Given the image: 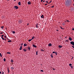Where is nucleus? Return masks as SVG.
Instances as JSON below:
<instances>
[{
  "instance_id": "nucleus-59",
  "label": "nucleus",
  "mask_w": 74,
  "mask_h": 74,
  "mask_svg": "<svg viewBox=\"0 0 74 74\" xmlns=\"http://www.w3.org/2000/svg\"><path fill=\"white\" fill-rule=\"evenodd\" d=\"M29 25V23H28L27 25Z\"/></svg>"
},
{
  "instance_id": "nucleus-9",
  "label": "nucleus",
  "mask_w": 74,
  "mask_h": 74,
  "mask_svg": "<svg viewBox=\"0 0 74 74\" xmlns=\"http://www.w3.org/2000/svg\"><path fill=\"white\" fill-rule=\"evenodd\" d=\"M69 40L70 41H72V38L70 37L69 38Z\"/></svg>"
},
{
  "instance_id": "nucleus-1",
  "label": "nucleus",
  "mask_w": 74,
  "mask_h": 74,
  "mask_svg": "<svg viewBox=\"0 0 74 74\" xmlns=\"http://www.w3.org/2000/svg\"><path fill=\"white\" fill-rule=\"evenodd\" d=\"M66 6L67 7H69L71 5H72V3L71 2L69 1H67L66 4Z\"/></svg>"
},
{
  "instance_id": "nucleus-55",
  "label": "nucleus",
  "mask_w": 74,
  "mask_h": 74,
  "mask_svg": "<svg viewBox=\"0 0 74 74\" xmlns=\"http://www.w3.org/2000/svg\"><path fill=\"white\" fill-rule=\"evenodd\" d=\"M72 30H73L74 31V28H73V29H72Z\"/></svg>"
},
{
  "instance_id": "nucleus-30",
  "label": "nucleus",
  "mask_w": 74,
  "mask_h": 74,
  "mask_svg": "<svg viewBox=\"0 0 74 74\" xmlns=\"http://www.w3.org/2000/svg\"><path fill=\"white\" fill-rule=\"evenodd\" d=\"M31 40H32V39H29V40L28 41H29V42H30V41H31Z\"/></svg>"
},
{
  "instance_id": "nucleus-49",
  "label": "nucleus",
  "mask_w": 74,
  "mask_h": 74,
  "mask_svg": "<svg viewBox=\"0 0 74 74\" xmlns=\"http://www.w3.org/2000/svg\"><path fill=\"white\" fill-rule=\"evenodd\" d=\"M36 25L38 26V23H37Z\"/></svg>"
},
{
  "instance_id": "nucleus-42",
  "label": "nucleus",
  "mask_w": 74,
  "mask_h": 74,
  "mask_svg": "<svg viewBox=\"0 0 74 74\" xmlns=\"http://www.w3.org/2000/svg\"><path fill=\"white\" fill-rule=\"evenodd\" d=\"M56 70V69H55L53 68V70Z\"/></svg>"
},
{
  "instance_id": "nucleus-34",
  "label": "nucleus",
  "mask_w": 74,
  "mask_h": 74,
  "mask_svg": "<svg viewBox=\"0 0 74 74\" xmlns=\"http://www.w3.org/2000/svg\"><path fill=\"white\" fill-rule=\"evenodd\" d=\"M12 33L13 34H15V32L13 31L12 32Z\"/></svg>"
},
{
  "instance_id": "nucleus-45",
  "label": "nucleus",
  "mask_w": 74,
  "mask_h": 74,
  "mask_svg": "<svg viewBox=\"0 0 74 74\" xmlns=\"http://www.w3.org/2000/svg\"><path fill=\"white\" fill-rule=\"evenodd\" d=\"M52 2V1H51L50 2H49V3H51Z\"/></svg>"
},
{
  "instance_id": "nucleus-6",
  "label": "nucleus",
  "mask_w": 74,
  "mask_h": 74,
  "mask_svg": "<svg viewBox=\"0 0 74 74\" xmlns=\"http://www.w3.org/2000/svg\"><path fill=\"white\" fill-rule=\"evenodd\" d=\"M32 46H33V47H34V48H36V47H37L35 45H34V44L32 45Z\"/></svg>"
},
{
  "instance_id": "nucleus-7",
  "label": "nucleus",
  "mask_w": 74,
  "mask_h": 74,
  "mask_svg": "<svg viewBox=\"0 0 74 74\" xmlns=\"http://www.w3.org/2000/svg\"><path fill=\"white\" fill-rule=\"evenodd\" d=\"M10 69L12 70H14V68L13 67H10Z\"/></svg>"
},
{
  "instance_id": "nucleus-11",
  "label": "nucleus",
  "mask_w": 74,
  "mask_h": 74,
  "mask_svg": "<svg viewBox=\"0 0 74 74\" xmlns=\"http://www.w3.org/2000/svg\"><path fill=\"white\" fill-rule=\"evenodd\" d=\"M27 3H28V5H31V4L30 1L28 2Z\"/></svg>"
},
{
  "instance_id": "nucleus-60",
  "label": "nucleus",
  "mask_w": 74,
  "mask_h": 74,
  "mask_svg": "<svg viewBox=\"0 0 74 74\" xmlns=\"http://www.w3.org/2000/svg\"><path fill=\"white\" fill-rule=\"evenodd\" d=\"M57 31H58V30H57Z\"/></svg>"
},
{
  "instance_id": "nucleus-57",
  "label": "nucleus",
  "mask_w": 74,
  "mask_h": 74,
  "mask_svg": "<svg viewBox=\"0 0 74 74\" xmlns=\"http://www.w3.org/2000/svg\"><path fill=\"white\" fill-rule=\"evenodd\" d=\"M45 1H43V2H45Z\"/></svg>"
},
{
  "instance_id": "nucleus-47",
  "label": "nucleus",
  "mask_w": 74,
  "mask_h": 74,
  "mask_svg": "<svg viewBox=\"0 0 74 74\" xmlns=\"http://www.w3.org/2000/svg\"><path fill=\"white\" fill-rule=\"evenodd\" d=\"M66 21H67V22H69V21L68 20H67Z\"/></svg>"
},
{
  "instance_id": "nucleus-17",
  "label": "nucleus",
  "mask_w": 74,
  "mask_h": 74,
  "mask_svg": "<svg viewBox=\"0 0 74 74\" xmlns=\"http://www.w3.org/2000/svg\"><path fill=\"white\" fill-rule=\"evenodd\" d=\"M50 56L52 58H53V54H51V55H50Z\"/></svg>"
},
{
  "instance_id": "nucleus-63",
  "label": "nucleus",
  "mask_w": 74,
  "mask_h": 74,
  "mask_svg": "<svg viewBox=\"0 0 74 74\" xmlns=\"http://www.w3.org/2000/svg\"><path fill=\"white\" fill-rule=\"evenodd\" d=\"M73 6H74V4H73Z\"/></svg>"
},
{
  "instance_id": "nucleus-43",
  "label": "nucleus",
  "mask_w": 74,
  "mask_h": 74,
  "mask_svg": "<svg viewBox=\"0 0 74 74\" xmlns=\"http://www.w3.org/2000/svg\"><path fill=\"white\" fill-rule=\"evenodd\" d=\"M4 37H5V38H6L7 36H4Z\"/></svg>"
},
{
  "instance_id": "nucleus-24",
  "label": "nucleus",
  "mask_w": 74,
  "mask_h": 74,
  "mask_svg": "<svg viewBox=\"0 0 74 74\" xmlns=\"http://www.w3.org/2000/svg\"><path fill=\"white\" fill-rule=\"evenodd\" d=\"M71 67L72 69H73V67L72 66H71Z\"/></svg>"
},
{
  "instance_id": "nucleus-14",
  "label": "nucleus",
  "mask_w": 74,
  "mask_h": 74,
  "mask_svg": "<svg viewBox=\"0 0 74 74\" xmlns=\"http://www.w3.org/2000/svg\"><path fill=\"white\" fill-rule=\"evenodd\" d=\"M41 18H44V15H42V16H41Z\"/></svg>"
},
{
  "instance_id": "nucleus-58",
  "label": "nucleus",
  "mask_w": 74,
  "mask_h": 74,
  "mask_svg": "<svg viewBox=\"0 0 74 74\" xmlns=\"http://www.w3.org/2000/svg\"><path fill=\"white\" fill-rule=\"evenodd\" d=\"M73 59V58H72L71 59V60H72Z\"/></svg>"
},
{
  "instance_id": "nucleus-13",
  "label": "nucleus",
  "mask_w": 74,
  "mask_h": 74,
  "mask_svg": "<svg viewBox=\"0 0 74 74\" xmlns=\"http://www.w3.org/2000/svg\"><path fill=\"white\" fill-rule=\"evenodd\" d=\"M22 45L20 47V48L19 49L21 51V50L22 49Z\"/></svg>"
},
{
  "instance_id": "nucleus-35",
  "label": "nucleus",
  "mask_w": 74,
  "mask_h": 74,
  "mask_svg": "<svg viewBox=\"0 0 74 74\" xmlns=\"http://www.w3.org/2000/svg\"><path fill=\"white\" fill-rule=\"evenodd\" d=\"M41 51H44L42 49H41Z\"/></svg>"
},
{
  "instance_id": "nucleus-5",
  "label": "nucleus",
  "mask_w": 74,
  "mask_h": 74,
  "mask_svg": "<svg viewBox=\"0 0 74 74\" xmlns=\"http://www.w3.org/2000/svg\"><path fill=\"white\" fill-rule=\"evenodd\" d=\"M14 8H16V9H17L18 8V7L17 6H15L14 7Z\"/></svg>"
},
{
  "instance_id": "nucleus-12",
  "label": "nucleus",
  "mask_w": 74,
  "mask_h": 74,
  "mask_svg": "<svg viewBox=\"0 0 74 74\" xmlns=\"http://www.w3.org/2000/svg\"><path fill=\"white\" fill-rule=\"evenodd\" d=\"M19 23H22V20H19Z\"/></svg>"
},
{
  "instance_id": "nucleus-36",
  "label": "nucleus",
  "mask_w": 74,
  "mask_h": 74,
  "mask_svg": "<svg viewBox=\"0 0 74 74\" xmlns=\"http://www.w3.org/2000/svg\"><path fill=\"white\" fill-rule=\"evenodd\" d=\"M54 6H51V8H54Z\"/></svg>"
},
{
  "instance_id": "nucleus-40",
  "label": "nucleus",
  "mask_w": 74,
  "mask_h": 74,
  "mask_svg": "<svg viewBox=\"0 0 74 74\" xmlns=\"http://www.w3.org/2000/svg\"><path fill=\"white\" fill-rule=\"evenodd\" d=\"M61 27V29H63V28H62V27Z\"/></svg>"
},
{
  "instance_id": "nucleus-23",
  "label": "nucleus",
  "mask_w": 74,
  "mask_h": 74,
  "mask_svg": "<svg viewBox=\"0 0 74 74\" xmlns=\"http://www.w3.org/2000/svg\"><path fill=\"white\" fill-rule=\"evenodd\" d=\"M7 53H8V54H11V53H10V52H7Z\"/></svg>"
},
{
  "instance_id": "nucleus-26",
  "label": "nucleus",
  "mask_w": 74,
  "mask_h": 74,
  "mask_svg": "<svg viewBox=\"0 0 74 74\" xmlns=\"http://www.w3.org/2000/svg\"><path fill=\"white\" fill-rule=\"evenodd\" d=\"M6 59L5 58H4L3 59V61L4 62H5Z\"/></svg>"
},
{
  "instance_id": "nucleus-32",
  "label": "nucleus",
  "mask_w": 74,
  "mask_h": 74,
  "mask_svg": "<svg viewBox=\"0 0 74 74\" xmlns=\"http://www.w3.org/2000/svg\"><path fill=\"white\" fill-rule=\"evenodd\" d=\"M62 25H65V23H62Z\"/></svg>"
},
{
  "instance_id": "nucleus-29",
  "label": "nucleus",
  "mask_w": 74,
  "mask_h": 74,
  "mask_svg": "<svg viewBox=\"0 0 74 74\" xmlns=\"http://www.w3.org/2000/svg\"><path fill=\"white\" fill-rule=\"evenodd\" d=\"M38 51H36V55H38Z\"/></svg>"
},
{
  "instance_id": "nucleus-18",
  "label": "nucleus",
  "mask_w": 74,
  "mask_h": 74,
  "mask_svg": "<svg viewBox=\"0 0 74 74\" xmlns=\"http://www.w3.org/2000/svg\"><path fill=\"white\" fill-rule=\"evenodd\" d=\"M27 44H24V47H26V46H27Z\"/></svg>"
},
{
  "instance_id": "nucleus-3",
  "label": "nucleus",
  "mask_w": 74,
  "mask_h": 74,
  "mask_svg": "<svg viewBox=\"0 0 74 74\" xmlns=\"http://www.w3.org/2000/svg\"><path fill=\"white\" fill-rule=\"evenodd\" d=\"M53 53H55V54H56V56L57 55L58 53H57L56 52L53 51Z\"/></svg>"
},
{
  "instance_id": "nucleus-53",
  "label": "nucleus",
  "mask_w": 74,
  "mask_h": 74,
  "mask_svg": "<svg viewBox=\"0 0 74 74\" xmlns=\"http://www.w3.org/2000/svg\"><path fill=\"white\" fill-rule=\"evenodd\" d=\"M1 72H0V74H1Z\"/></svg>"
},
{
  "instance_id": "nucleus-21",
  "label": "nucleus",
  "mask_w": 74,
  "mask_h": 74,
  "mask_svg": "<svg viewBox=\"0 0 74 74\" xmlns=\"http://www.w3.org/2000/svg\"><path fill=\"white\" fill-rule=\"evenodd\" d=\"M0 56H1V57H2V55L1 53H0Z\"/></svg>"
},
{
  "instance_id": "nucleus-4",
  "label": "nucleus",
  "mask_w": 74,
  "mask_h": 74,
  "mask_svg": "<svg viewBox=\"0 0 74 74\" xmlns=\"http://www.w3.org/2000/svg\"><path fill=\"white\" fill-rule=\"evenodd\" d=\"M58 47L59 48H62V47H63L62 46L60 45H59L58 46Z\"/></svg>"
},
{
  "instance_id": "nucleus-20",
  "label": "nucleus",
  "mask_w": 74,
  "mask_h": 74,
  "mask_svg": "<svg viewBox=\"0 0 74 74\" xmlns=\"http://www.w3.org/2000/svg\"><path fill=\"white\" fill-rule=\"evenodd\" d=\"M34 38H35V37H34V36H33V37H32V39H31L32 40H33V39H34Z\"/></svg>"
},
{
  "instance_id": "nucleus-46",
  "label": "nucleus",
  "mask_w": 74,
  "mask_h": 74,
  "mask_svg": "<svg viewBox=\"0 0 74 74\" xmlns=\"http://www.w3.org/2000/svg\"><path fill=\"white\" fill-rule=\"evenodd\" d=\"M46 3H48V2L47 1H46Z\"/></svg>"
},
{
  "instance_id": "nucleus-8",
  "label": "nucleus",
  "mask_w": 74,
  "mask_h": 74,
  "mask_svg": "<svg viewBox=\"0 0 74 74\" xmlns=\"http://www.w3.org/2000/svg\"><path fill=\"white\" fill-rule=\"evenodd\" d=\"M52 45L51 44V43H49L48 44V46H49V47H51V46H52Z\"/></svg>"
},
{
  "instance_id": "nucleus-39",
  "label": "nucleus",
  "mask_w": 74,
  "mask_h": 74,
  "mask_svg": "<svg viewBox=\"0 0 74 74\" xmlns=\"http://www.w3.org/2000/svg\"><path fill=\"white\" fill-rule=\"evenodd\" d=\"M3 36H4V35H2V37H3Z\"/></svg>"
},
{
  "instance_id": "nucleus-52",
  "label": "nucleus",
  "mask_w": 74,
  "mask_h": 74,
  "mask_svg": "<svg viewBox=\"0 0 74 74\" xmlns=\"http://www.w3.org/2000/svg\"><path fill=\"white\" fill-rule=\"evenodd\" d=\"M3 32H1V33H0V34H3Z\"/></svg>"
},
{
  "instance_id": "nucleus-33",
  "label": "nucleus",
  "mask_w": 74,
  "mask_h": 74,
  "mask_svg": "<svg viewBox=\"0 0 74 74\" xmlns=\"http://www.w3.org/2000/svg\"><path fill=\"white\" fill-rule=\"evenodd\" d=\"M65 41H66V42H69V40H66Z\"/></svg>"
},
{
  "instance_id": "nucleus-41",
  "label": "nucleus",
  "mask_w": 74,
  "mask_h": 74,
  "mask_svg": "<svg viewBox=\"0 0 74 74\" xmlns=\"http://www.w3.org/2000/svg\"><path fill=\"white\" fill-rule=\"evenodd\" d=\"M4 72L3 71V72H2V73H1V74H4Z\"/></svg>"
},
{
  "instance_id": "nucleus-51",
  "label": "nucleus",
  "mask_w": 74,
  "mask_h": 74,
  "mask_svg": "<svg viewBox=\"0 0 74 74\" xmlns=\"http://www.w3.org/2000/svg\"><path fill=\"white\" fill-rule=\"evenodd\" d=\"M23 45V44L22 43H21V45Z\"/></svg>"
},
{
  "instance_id": "nucleus-22",
  "label": "nucleus",
  "mask_w": 74,
  "mask_h": 74,
  "mask_svg": "<svg viewBox=\"0 0 74 74\" xmlns=\"http://www.w3.org/2000/svg\"><path fill=\"white\" fill-rule=\"evenodd\" d=\"M1 28L2 29H3L4 28V26H1Z\"/></svg>"
},
{
  "instance_id": "nucleus-56",
  "label": "nucleus",
  "mask_w": 74,
  "mask_h": 74,
  "mask_svg": "<svg viewBox=\"0 0 74 74\" xmlns=\"http://www.w3.org/2000/svg\"><path fill=\"white\" fill-rule=\"evenodd\" d=\"M47 4H45V5H47Z\"/></svg>"
},
{
  "instance_id": "nucleus-15",
  "label": "nucleus",
  "mask_w": 74,
  "mask_h": 74,
  "mask_svg": "<svg viewBox=\"0 0 74 74\" xmlns=\"http://www.w3.org/2000/svg\"><path fill=\"white\" fill-rule=\"evenodd\" d=\"M23 51H24V52H26V49H23Z\"/></svg>"
},
{
  "instance_id": "nucleus-61",
  "label": "nucleus",
  "mask_w": 74,
  "mask_h": 74,
  "mask_svg": "<svg viewBox=\"0 0 74 74\" xmlns=\"http://www.w3.org/2000/svg\"><path fill=\"white\" fill-rule=\"evenodd\" d=\"M66 38V37H65V38Z\"/></svg>"
},
{
  "instance_id": "nucleus-25",
  "label": "nucleus",
  "mask_w": 74,
  "mask_h": 74,
  "mask_svg": "<svg viewBox=\"0 0 74 74\" xmlns=\"http://www.w3.org/2000/svg\"><path fill=\"white\" fill-rule=\"evenodd\" d=\"M69 65L71 67V66H72V64H70Z\"/></svg>"
},
{
  "instance_id": "nucleus-48",
  "label": "nucleus",
  "mask_w": 74,
  "mask_h": 74,
  "mask_svg": "<svg viewBox=\"0 0 74 74\" xmlns=\"http://www.w3.org/2000/svg\"><path fill=\"white\" fill-rule=\"evenodd\" d=\"M72 47H73V48H74V47L73 46H72Z\"/></svg>"
},
{
  "instance_id": "nucleus-62",
  "label": "nucleus",
  "mask_w": 74,
  "mask_h": 74,
  "mask_svg": "<svg viewBox=\"0 0 74 74\" xmlns=\"http://www.w3.org/2000/svg\"><path fill=\"white\" fill-rule=\"evenodd\" d=\"M72 57V58H73V57Z\"/></svg>"
},
{
  "instance_id": "nucleus-38",
  "label": "nucleus",
  "mask_w": 74,
  "mask_h": 74,
  "mask_svg": "<svg viewBox=\"0 0 74 74\" xmlns=\"http://www.w3.org/2000/svg\"><path fill=\"white\" fill-rule=\"evenodd\" d=\"M41 71L42 72H43V70H41Z\"/></svg>"
},
{
  "instance_id": "nucleus-31",
  "label": "nucleus",
  "mask_w": 74,
  "mask_h": 74,
  "mask_svg": "<svg viewBox=\"0 0 74 74\" xmlns=\"http://www.w3.org/2000/svg\"><path fill=\"white\" fill-rule=\"evenodd\" d=\"M1 38L2 39V40H4V38H3V37H1Z\"/></svg>"
},
{
  "instance_id": "nucleus-44",
  "label": "nucleus",
  "mask_w": 74,
  "mask_h": 74,
  "mask_svg": "<svg viewBox=\"0 0 74 74\" xmlns=\"http://www.w3.org/2000/svg\"><path fill=\"white\" fill-rule=\"evenodd\" d=\"M6 38L7 40H9L10 39H8V38Z\"/></svg>"
},
{
  "instance_id": "nucleus-54",
  "label": "nucleus",
  "mask_w": 74,
  "mask_h": 74,
  "mask_svg": "<svg viewBox=\"0 0 74 74\" xmlns=\"http://www.w3.org/2000/svg\"><path fill=\"white\" fill-rule=\"evenodd\" d=\"M4 40H5V41H6V38L4 39Z\"/></svg>"
},
{
  "instance_id": "nucleus-64",
  "label": "nucleus",
  "mask_w": 74,
  "mask_h": 74,
  "mask_svg": "<svg viewBox=\"0 0 74 74\" xmlns=\"http://www.w3.org/2000/svg\"><path fill=\"white\" fill-rule=\"evenodd\" d=\"M49 3H48V4H49Z\"/></svg>"
},
{
  "instance_id": "nucleus-16",
  "label": "nucleus",
  "mask_w": 74,
  "mask_h": 74,
  "mask_svg": "<svg viewBox=\"0 0 74 74\" xmlns=\"http://www.w3.org/2000/svg\"><path fill=\"white\" fill-rule=\"evenodd\" d=\"M18 5H21V2H19L18 3Z\"/></svg>"
},
{
  "instance_id": "nucleus-28",
  "label": "nucleus",
  "mask_w": 74,
  "mask_h": 74,
  "mask_svg": "<svg viewBox=\"0 0 74 74\" xmlns=\"http://www.w3.org/2000/svg\"><path fill=\"white\" fill-rule=\"evenodd\" d=\"M8 73H10V71H9V69H8Z\"/></svg>"
},
{
  "instance_id": "nucleus-2",
  "label": "nucleus",
  "mask_w": 74,
  "mask_h": 74,
  "mask_svg": "<svg viewBox=\"0 0 74 74\" xmlns=\"http://www.w3.org/2000/svg\"><path fill=\"white\" fill-rule=\"evenodd\" d=\"M71 44V45H73V46H74V42L73 41H72L70 42Z\"/></svg>"
},
{
  "instance_id": "nucleus-27",
  "label": "nucleus",
  "mask_w": 74,
  "mask_h": 74,
  "mask_svg": "<svg viewBox=\"0 0 74 74\" xmlns=\"http://www.w3.org/2000/svg\"><path fill=\"white\" fill-rule=\"evenodd\" d=\"M11 62H12V63H13V60H11Z\"/></svg>"
},
{
  "instance_id": "nucleus-50",
  "label": "nucleus",
  "mask_w": 74,
  "mask_h": 74,
  "mask_svg": "<svg viewBox=\"0 0 74 74\" xmlns=\"http://www.w3.org/2000/svg\"><path fill=\"white\" fill-rule=\"evenodd\" d=\"M43 0H41V2H42V1H43Z\"/></svg>"
},
{
  "instance_id": "nucleus-19",
  "label": "nucleus",
  "mask_w": 74,
  "mask_h": 74,
  "mask_svg": "<svg viewBox=\"0 0 74 74\" xmlns=\"http://www.w3.org/2000/svg\"><path fill=\"white\" fill-rule=\"evenodd\" d=\"M27 48H28V49H29V50H30V47H29L28 46Z\"/></svg>"
},
{
  "instance_id": "nucleus-10",
  "label": "nucleus",
  "mask_w": 74,
  "mask_h": 74,
  "mask_svg": "<svg viewBox=\"0 0 74 74\" xmlns=\"http://www.w3.org/2000/svg\"><path fill=\"white\" fill-rule=\"evenodd\" d=\"M8 42H12V40L9 39V41H8Z\"/></svg>"
},
{
  "instance_id": "nucleus-37",
  "label": "nucleus",
  "mask_w": 74,
  "mask_h": 74,
  "mask_svg": "<svg viewBox=\"0 0 74 74\" xmlns=\"http://www.w3.org/2000/svg\"><path fill=\"white\" fill-rule=\"evenodd\" d=\"M36 28L38 27V25H36Z\"/></svg>"
}]
</instances>
